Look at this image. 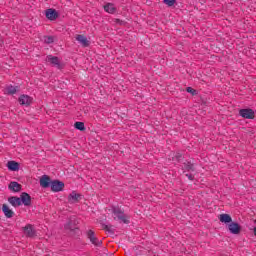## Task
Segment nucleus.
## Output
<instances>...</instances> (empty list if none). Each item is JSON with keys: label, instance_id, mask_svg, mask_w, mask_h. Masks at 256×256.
<instances>
[{"label": "nucleus", "instance_id": "16", "mask_svg": "<svg viewBox=\"0 0 256 256\" xmlns=\"http://www.w3.org/2000/svg\"><path fill=\"white\" fill-rule=\"evenodd\" d=\"M104 11H106V13H110V15H115V13H117V8L115 7V4L107 3L104 5Z\"/></svg>", "mask_w": 256, "mask_h": 256}, {"label": "nucleus", "instance_id": "5", "mask_svg": "<svg viewBox=\"0 0 256 256\" xmlns=\"http://www.w3.org/2000/svg\"><path fill=\"white\" fill-rule=\"evenodd\" d=\"M77 218L75 216L70 217L68 222L64 225L66 231H75L77 228Z\"/></svg>", "mask_w": 256, "mask_h": 256}, {"label": "nucleus", "instance_id": "14", "mask_svg": "<svg viewBox=\"0 0 256 256\" xmlns=\"http://www.w3.org/2000/svg\"><path fill=\"white\" fill-rule=\"evenodd\" d=\"M8 203H10L12 207H21V198L17 196H11L8 198Z\"/></svg>", "mask_w": 256, "mask_h": 256}, {"label": "nucleus", "instance_id": "21", "mask_svg": "<svg viewBox=\"0 0 256 256\" xmlns=\"http://www.w3.org/2000/svg\"><path fill=\"white\" fill-rule=\"evenodd\" d=\"M102 229H104V231H107V233H110V235H115V228H113V225L109 224H105V223H101Z\"/></svg>", "mask_w": 256, "mask_h": 256}, {"label": "nucleus", "instance_id": "1", "mask_svg": "<svg viewBox=\"0 0 256 256\" xmlns=\"http://www.w3.org/2000/svg\"><path fill=\"white\" fill-rule=\"evenodd\" d=\"M112 213L115 215L114 219H117L120 223H124L125 225H129V217L125 214L123 209L119 208V206L112 207Z\"/></svg>", "mask_w": 256, "mask_h": 256}, {"label": "nucleus", "instance_id": "11", "mask_svg": "<svg viewBox=\"0 0 256 256\" xmlns=\"http://www.w3.org/2000/svg\"><path fill=\"white\" fill-rule=\"evenodd\" d=\"M20 105H25L26 107H29L31 103H33V98H31L29 95H21L18 99Z\"/></svg>", "mask_w": 256, "mask_h": 256}, {"label": "nucleus", "instance_id": "26", "mask_svg": "<svg viewBox=\"0 0 256 256\" xmlns=\"http://www.w3.org/2000/svg\"><path fill=\"white\" fill-rule=\"evenodd\" d=\"M44 42L47 44V45H51V43H54L55 42V38L53 36H45L44 37Z\"/></svg>", "mask_w": 256, "mask_h": 256}, {"label": "nucleus", "instance_id": "13", "mask_svg": "<svg viewBox=\"0 0 256 256\" xmlns=\"http://www.w3.org/2000/svg\"><path fill=\"white\" fill-rule=\"evenodd\" d=\"M57 17H59V13H57V10L51 8L46 10V18L50 21H55Z\"/></svg>", "mask_w": 256, "mask_h": 256}, {"label": "nucleus", "instance_id": "2", "mask_svg": "<svg viewBox=\"0 0 256 256\" xmlns=\"http://www.w3.org/2000/svg\"><path fill=\"white\" fill-rule=\"evenodd\" d=\"M86 235L87 239H89V241L92 243V245H95V247H101V245H103V241L99 240V238L95 236V231L88 230Z\"/></svg>", "mask_w": 256, "mask_h": 256}, {"label": "nucleus", "instance_id": "23", "mask_svg": "<svg viewBox=\"0 0 256 256\" xmlns=\"http://www.w3.org/2000/svg\"><path fill=\"white\" fill-rule=\"evenodd\" d=\"M185 171H195V164H193L191 161L184 162V168Z\"/></svg>", "mask_w": 256, "mask_h": 256}, {"label": "nucleus", "instance_id": "12", "mask_svg": "<svg viewBox=\"0 0 256 256\" xmlns=\"http://www.w3.org/2000/svg\"><path fill=\"white\" fill-rule=\"evenodd\" d=\"M76 41H78L82 47H89V45H91V42L87 40V37L81 34L76 35Z\"/></svg>", "mask_w": 256, "mask_h": 256}, {"label": "nucleus", "instance_id": "8", "mask_svg": "<svg viewBox=\"0 0 256 256\" xmlns=\"http://www.w3.org/2000/svg\"><path fill=\"white\" fill-rule=\"evenodd\" d=\"M46 61L48 63H51L53 67H56L57 69H61V62L59 61V57L53 56V55H48L46 57Z\"/></svg>", "mask_w": 256, "mask_h": 256}, {"label": "nucleus", "instance_id": "18", "mask_svg": "<svg viewBox=\"0 0 256 256\" xmlns=\"http://www.w3.org/2000/svg\"><path fill=\"white\" fill-rule=\"evenodd\" d=\"M21 184H19L18 182H10V184L8 185V189H10V191H12L13 193H19V191H21Z\"/></svg>", "mask_w": 256, "mask_h": 256}, {"label": "nucleus", "instance_id": "3", "mask_svg": "<svg viewBox=\"0 0 256 256\" xmlns=\"http://www.w3.org/2000/svg\"><path fill=\"white\" fill-rule=\"evenodd\" d=\"M22 230L24 231V235H26V237H29L30 239H33V237H37V231L35 230V228H33L32 224H27L22 228Z\"/></svg>", "mask_w": 256, "mask_h": 256}, {"label": "nucleus", "instance_id": "19", "mask_svg": "<svg viewBox=\"0 0 256 256\" xmlns=\"http://www.w3.org/2000/svg\"><path fill=\"white\" fill-rule=\"evenodd\" d=\"M219 221L221 223H225L227 225L228 223L231 224L233 222V218H231V215H229V214H220Z\"/></svg>", "mask_w": 256, "mask_h": 256}, {"label": "nucleus", "instance_id": "28", "mask_svg": "<svg viewBox=\"0 0 256 256\" xmlns=\"http://www.w3.org/2000/svg\"><path fill=\"white\" fill-rule=\"evenodd\" d=\"M114 23H116V25H127V22H125V20H121L119 18H115Z\"/></svg>", "mask_w": 256, "mask_h": 256}, {"label": "nucleus", "instance_id": "24", "mask_svg": "<svg viewBox=\"0 0 256 256\" xmlns=\"http://www.w3.org/2000/svg\"><path fill=\"white\" fill-rule=\"evenodd\" d=\"M74 127L78 131H85V123L83 122H75Z\"/></svg>", "mask_w": 256, "mask_h": 256}, {"label": "nucleus", "instance_id": "17", "mask_svg": "<svg viewBox=\"0 0 256 256\" xmlns=\"http://www.w3.org/2000/svg\"><path fill=\"white\" fill-rule=\"evenodd\" d=\"M2 211L7 219H11L13 215H15V212H13V210H11L7 204L2 205Z\"/></svg>", "mask_w": 256, "mask_h": 256}, {"label": "nucleus", "instance_id": "27", "mask_svg": "<svg viewBox=\"0 0 256 256\" xmlns=\"http://www.w3.org/2000/svg\"><path fill=\"white\" fill-rule=\"evenodd\" d=\"M165 5H168V7H173L175 3H177V0H164Z\"/></svg>", "mask_w": 256, "mask_h": 256}, {"label": "nucleus", "instance_id": "20", "mask_svg": "<svg viewBox=\"0 0 256 256\" xmlns=\"http://www.w3.org/2000/svg\"><path fill=\"white\" fill-rule=\"evenodd\" d=\"M7 167L9 171H19V163L16 161H8Z\"/></svg>", "mask_w": 256, "mask_h": 256}, {"label": "nucleus", "instance_id": "29", "mask_svg": "<svg viewBox=\"0 0 256 256\" xmlns=\"http://www.w3.org/2000/svg\"><path fill=\"white\" fill-rule=\"evenodd\" d=\"M187 93H191V95H197V90L193 89L192 87L186 88Z\"/></svg>", "mask_w": 256, "mask_h": 256}, {"label": "nucleus", "instance_id": "15", "mask_svg": "<svg viewBox=\"0 0 256 256\" xmlns=\"http://www.w3.org/2000/svg\"><path fill=\"white\" fill-rule=\"evenodd\" d=\"M81 199V194H78L77 192L73 191L68 196L69 203H79V200Z\"/></svg>", "mask_w": 256, "mask_h": 256}, {"label": "nucleus", "instance_id": "7", "mask_svg": "<svg viewBox=\"0 0 256 256\" xmlns=\"http://www.w3.org/2000/svg\"><path fill=\"white\" fill-rule=\"evenodd\" d=\"M228 231H230L232 235H239V233H241V225L237 222H232L228 225Z\"/></svg>", "mask_w": 256, "mask_h": 256}, {"label": "nucleus", "instance_id": "30", "mask_svg": "<svg viewBox=\"0 0 256 256\" xmlns=\"http://www.w3.org/2000/svg\"><path fill=\"white\" fill-rule=\"evenodd\" d=\"M186 177H188L190 181H193L195 179V176H193V174H186Z\"/></svg>", "mask_w": 256, "mask_h": 256}, {"label": "nucleus", "instance_id": "6", "mask_svg": "<svg viewBox=\"0 0 256 256\" xmlns=\"http://www.w3.org/2000/svg\"><path fill=\"white\" fill-rule=\"evenodd\" d=\"M51 191L54 193H59V191H63V187H65V183L59 181V180H53L51 182Z\"/></svg>", "mask_w": 256, "mask_h": 256}, {"label": "nucleus", "instance_id": "4", "mask_svg": "<svg viewBox=\"0 0 256 256\" xmlns=\"http://www.w3.org/2000/svg\"><path fill=\"white\" fill-rule=\"evenodd\" d=\"M239 115L243 117V119H255V111L251 108L240 109Z\"/></svg>", "mask_w": 256, "mask_h": 256}, {"label": "nucleus", "instance_id": "22", "mask_svg": "<svg viewBox=\"0 0 256 256\" xmlns=\"http://www.w3.org/2000/svg\"><path fill=\"white\" fill-rule=\"evenodd\" d=\"M6 91L8 95H15L19 91V86L9 85L6 87Z\"/></svg>", "mask_w": 256, "mask_h": 256}, {"label": "nucleus", "instance_id": "25", "mask_svg": "<svg viewBox=\"0 0 256 256\" xmlns=\"http://www.w3.org/2000/svg\"><path fill=\"white\" fill-rule=\"evenodd\" d=\"M172 161H176V163H181V161H183V155L181 153H176L172 157Z\"/></svg>", "mask_w": 256, "mask_h": 256}, {"label": "nucleus", "instance_id": "10", "mask_svg": "<svg viewBox=\"0 0 256 256\" xmlns=\"http://www.w3.org/2000/svg\"><path fill=\"white\" fill-rule=\"evenodd\" d=\"M51 183H53V181H51V177L47 175H43L40 178V186H42L43 189H49V187H51Z\"/></svg>", "mask_w": 256, "mask_h": 256}, {"label": "nucleus", "instance_id": "9", "mask_svg": "<svg viewBox=\"0 0 256 256\" xmlns=\"http://www.w3.org/2000/svg\"><path fill=\"white\" fill-rule=\"evenodd\" d=\"M21 205L29 207L31 205V195L27 192H22L20 195Z\"/></svg>", "mask_w": 256, "mask_h": 256}]
</instances>
